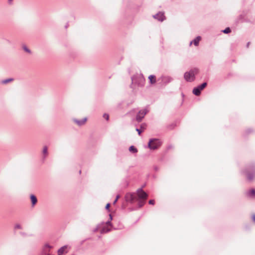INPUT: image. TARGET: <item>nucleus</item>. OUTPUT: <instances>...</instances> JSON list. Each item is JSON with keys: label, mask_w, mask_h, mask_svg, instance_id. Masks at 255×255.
Masks as SVG:
<instances>
[{"label": "nucleus", "mask_w": 255, "mask_h": 255, "mask_svg": "<svg viewBox=\"0 0 255 255\" xmlns=\"http://www.w3.org/2000/svg\"><path fill=\"white\" fill-rule=\"evenodd\" d=\"M199 73V69L197 68L191 69L189 71L185 72L184 78L187 82H192L196 79V75Z\"/></svg>", "instance_id": "nucleus-1"}, {"label": "nucleus", "mask_w": 255, "mask_h": 255, "mask_svg": "<svg viewBox=\"0 0 255 255\" xmlns=\"http://www.w3.org/2000/svg\"><path fill=\"white\" fill-rule=\"evenodd\" d=\"M131 80L132 83L140 87L143 86L145 82V79L142 74L134 75L131 77Z\"/></svg>", "instance_id": "nucleus-2"}, {"label": "nucleus", "mask_w": 255, "mask_h": 255, "mask_svg": "<svg viewBox=\"0 0 255 255\" xmlns=\"http://www.w3.org/2000/svg\"><path fill=\"white\" fill-rule=\"evenodd\" d=\"M162 144V142L158 138H150L148 143V147L151 150L159 148Z\"/></svg>", "instance_id": "nucleus-3"}, {"label": "nucleus", "mask_w": 255, "mask_h": 255, "mask_svg": "<svg viewBox=\"0 0 255 255\" xmlns=\"http://www.w3.org/2000/svg\"><path fill=\"white\" fill-rule=\"evenodd\" d=\"M247 174V179L249 181H252L255 178V164L248 167L245 171Z\"/></svg>", "instance_id": "nucleus-4"}, {"label": "nucleus", "mask_w": 255, "mask_h": 255, "mask_svg": "<svg viewBox=\"0 0 255 255\" xmlns=\"http://www.w3.org/2000/svg\"><path fill=\"white\" fill-rule=\"evenodd\" d=\"M52 248V246L46 243L42 246L40 252L37 255H50V251Z\"/></svg>", "instance_id": "nucleus-5"}, {"label": "nucleus", "mask_w": 255, "mask_h": 255, "mask_svg": "<svg viewBox=\"0 0 255 255\" xmlns=\"http://www.w3.org/2000/svg\"><path fill=\"white\" fill-rule=\"evenodd\" d=\"M207 85V82H204L201 85L194 88L192 92L195 96H199L201 94L202 90H203Z\"/></svg>", "instance_id": "nucleus-6"}, {"label": "nucleus", "mask_w": 255, "mask_h": 255, "mask_svg": "<svg viewBox=\"0 0 255 255\" xmlns=\"http://www.w3.org/2000/svg\"><path fill=\"white\" fill-rule=\"evenodd\" d=\"M127 202L132 203L137 200L136 194L135 193H127L125 196Z\"/></svg>", "instance_id": "nucleus-7"}, {"label": "nucleus", "mask_w": 255, "mask_h": 255, "mask_svg": "<svg viewBox=\"0 0 255 255\" xmlns=\"http://www.w3.org/2000/svg\"><path fill=\"white\" fill-rule=\"evenodd\" d=\"M148 110L146 109L139 111L136 115V120L138 122H140L145 115L148 113Z\"/></svg>", "instance_id": "nucleus-8"}, {"label": "nucleus", "mask_w": 255, "mask_h": 255, "mask_svg": "<svg viewBox=\"0 0 255 255\" xmlns=\"http://www.w3.org/2000/svg\"><path fill=\"white\" fill-rule=\"evenodd\" d=\"M136 196H138L139 199L146 200L148 197L147 194L143 190L142 187L136 190Z\"/></svg>", "instance_id": "nucleus-9"}, {"label": "nucleus", "mask_w": 255, "mask_h": 255, "mask_svg": "<svg viewBox=\"0 0 255 255\" xmlns=\"http://www.w3.org/2000/svg\"><path fill=\"white\" fill-rule=\"evenodd\" d=\"M158 81H160L162 84L166 85L172 81V78L169 76H161Z\"/></svg>", "instance_id": "nucleus-10"}, {"label": "nucleus", "mask_w": 255, "mask_h": 255, "mask_svg": "<svg viewBox=\"0 0 255 255\" xmlns=\"http://www.w3.org/2000/svg\"><path fill=\"white\" fill-rule=\"evenodd\" d=\"M153 17L159 21H163L165 19V16L164 15V12L160 11L154 15Z\"/></svg>", "instance_id": "nucleus-11"}, {"label": "nucleus", "mask_w": 255, "mask_h": 255, "mask_svg": "<svg viewBox=\"0 0 255 255\" xmlns=\"http://www.w3.org/2000/svg\"><path fill=\"white\" fill-rule=\"evenodd\" d=\"M146 125L145 123H142L140 125V128H136V130L138 132V134L140 135L141 132L146 129Z\"/></svg>", "instance_id": "nucleus-12"}, {"label": "nucleus", "mask_w": 255, "mask_h": 255, "mask_svg": "<svg viewBox=\"0 0 255 255\" xmlns=\"http://www.w3.org/2000/svg\"><path fill=\"white\" fill-rule=\"evenodd\" d=\"M87 118H84V119H83L82 120H81L74 119V122L75 123H76L79 126H81L85 123V122L87 121Z\"/></svg>", "instance_id": "nucleus-13"}, {"label": "nucleus", "mask_w": 255, "mask_h": 255, "mask_svg": "<svg viewBox=\"0 0 255 255\" xmlns=\"http://www.w3.org/2000/svg\"><path fill=\"white\" fill-rule=\"evenodd\" d=\"M148 80L151 85L154 84L156 82V76L154 75H150L148 76Z\"/></svg>", "instance_id": "nucleus-14"}, {"label": "nucleus", "mask_w": 255, "mask_h": 255, "mask_svg": "<svg viewBox=\"0 0 255 255\" xmlns=\"http://www.w3.org/2000/svg\"><path fill=\"white\" fill-rule=\"evenodd\" d=\"M30 198L31 202L32 207H34L37 202L36 197L35 195L31 194L30 196Z\"/></svg>", "instance_id": "nucleus-15"}, {"label": "nucleus", "mask_w": 255, "mask_h": 255, "mask_svg": "<svg viewBox=\"0 0 255 255\" xmlns=\"http://www.w3.org/2000/svg\"><path fill=\"white\" fill-rule=\"evenodd\" d=\"M201 38V36H197L194 40L190 42V44L191 45L192 43H193L195 46H198L199 45V42Z\"/></svg>", "instance_id": "nucleus-16"}, {"label": "nucleus", "mask_w": 255, "mask_h": 255, "mask_svg": "<svg viewBox=\"0 0 255 255\" xmlns=\"http://www.w3.org/2000/svg\"><path fill=\"white\" fill-rule=\"evenodd\" d=\"M246 194L248 197H255V189H252L247 192Z\"/></svg>", "instance_id": "nucleus-17"}, {"label": "nucleus", "mask_w": 255, "mask_h": 255, "mask_svg": "<svg viewBox=\"0 0 255 255\" xmlns=\"http://www.w3.org/2000/svg\"><path fill=\"white\" fill-rule=\"evenodd\" d=\"M111 231V229L107 227H103L101 229L100 232L101 234H105Z\"/></svg>", "instance_id": "nucleus-18"}, {"label": "nucleus", "mask_w": 255, "mask_h": 255, "mask_svg": "<svg viewBox=\"0 0 255 255\" xmlns=\"http://www.w3.org/2000/svg\"><path fill=\"white\" fill-rule=\"evenodd\" d=\"M43 154V159H45L47 155H48V148L47 146H44L42 151Z\"/></svg>", "instance_id": "nucleus-19"}, {"label": "nucleus", "mask_w": 255, "mask_h": 255, "mask_svg": "<svg viewBox=\"0 0 255 255\" xmlns=\"http://www.w3.org/2000/svg\"><path fill=\"white\" fill-rule=\"evenodd\" d=\"M129 151L133 153H135L137 152V149L134 146L131 145L129 147Z\"/></svg>", "instance_id": "nucleus-20"}, {"label": "nucleus", "mask_w": 255, "mask_h": 255, "mask_svg": "<svg viewBox=\"0 0 255 255\" xmlns=\"http://www.w3.org/2000/svg\"><path fill=\"white\" fill-rule=\"evenodd\" d=\"M145 203V200L139 199L138 202V207L139 208H141L142 206H143V205H144Z\"/></svg>", "instance_id": "nucleus-21"}, {"label": "nucleus", "mask_w": 255, "mask_h": 255, "mask_svg": "<svg viewBox=\"0 0 255 255\" xmlns=\"http://www.w3.org/2000/svg\"><path fill=\"white\" fill-rule=\"evenodd\" d=\"M13 79L12 78H9V79H5V80H3L2 81L1 83L2 84H7L8 83V82H11L13 81Z\"/></svg>", "instance_id": "nucleus-22"}, {"label": "nucleus", "mask_w": 255, "mask_h": 255, "mask_svg": "<svg viewBox=\"0 0 255 255\" xmlns=\"http://www.w3.org/2000/svg\"><path fill=\"white\" fill-rule=\"evenodd\" d=\"M58 255H63L64 254V246L61 247L58 251Z\"/></svg>", "instance_id": "nucleus-23"}, {"label": "nucleus", "mask_w": 255, "mask_h": 255, "mask_svg": "<svg viewBox=\"0 0 255 255\" xmlns=\"http://www.w3.org/2000/svg\"><path fill=\"white\" fill-rule=\"evenodd\" d=\"M23 49L28 53H31V51L27 48V47L25 45H23L22 46Z\"/></svg>", "instance_id": "nucleus-24"}, {"label": "nucleus", "mask_w": 255, "mask_h": 255, "mask_svg": "<svg viewBox=\"0 0 255 255\" xmlns=\"http://www.w3.org/2000/svg\"><path fill=\"white\" fill-rule=\"evenodd\" d=\"M222 32L224 33L228 34L231 32V30L230 27H227L224 30H223Z\"/></svg>", "instance_id": "nucleus-25"}, {"label": "nucleus", "mask_w": 255, "mask_h": 255, "mask_svg": "<svg viewBox=\"0 0 255 255\" xmlns=\"http://www.w3.org/2000/svg\"><path fill=\"white\" fill-rule=\"evenodd\" d=\"M120 195H117L116 196V199L114 200V201L113 202V204H115L117 203V202L118 201V200L120 198Z\"/></svg>", "instance_id": "nucleus-26"}, {"label": "nucleus", "mask_w": 255, "mask_h": 255, "mask_svg": "<svg viewBox=\"0 0 255 255\" xmlns=\"http://www.w3.org/2000/svg\"><path fill=\"white\" fill-rule=\"evenodd\" d=\"M110 203H108L106 204V207H105V209L108 210L109 212H110Z\"/></svg>", "instance_id": "nucleus-27"}, {"label": "nucleus", "mask_w": 255, "mask_h": 255, "mask_svg": "<svg viewBox=\"0 0 255 255\" xmlns=\"http://www.w3.org/2000/svg\"><path fill=\"white\" fill-rule=\"evenodd\" d=\"M103 118H105L106 120H108L109 118V116L108 114H104L103 115Z\"/></svg>", "instance_id": "nucleus-28"}, {"label": "nucleus", "mask_w": 255, "mask_h": 255, "mask_svg": "<svg viewBox=\"0 0 255 255\" xmlns=\"http://www.w3.org/2000/svg\"><path fill=\"white\" fill-rule=\"evenodd\" d=\"M252 131H253V130L251 128H249L246 130V133L248 134L251 133Z\"/></svg>", "instance_id": "nucleus-29"}, {"label": "nucleus", "mask_w": 255, "mask_h": 255, "mask_svg": "<svg viewBox=\"0 0 255 255\" xmlns=\"http://www.w3.org/2000/svg\"><path fill=\"white\" fill-rule=\"evenodd\" d=\"M14 228L15 229H21V226L19 224H16V225H15Z\"/></svg>", "instance_id": "nucleus-30"}, {"label": "nucleus", "mask_w": 255, "mask_h": 255, "mask_svg": "<svg viewBox=\"0 0 255 255\" xmlns=\"http://www.w3.org/2000/svg\"><path fill=\"white\" fill-rule=\"evenodd\" d=\"M148 203L150 205H154L155 204V201L154 200L151 199L149 201Z\"/></svg>", "instance_id": "nucleus-31"}, {"label": "nucleus", "mask_w": 255, "mask_h": 255, "mask_svg": "<svg viewBox=\"0 0 255 255\" xmlns=\"http://www.w3.org/2000/svg\"><path fill=\"white\" fill-rule=\"evenodd\" d=\"M106 224V225H109L110 226H112V225L111 220H108V221H107Z\"/></svg>", "instance_id": "nucleus-32"}, {"label": "nucleus", "mask_w": 255, "mask_h": 255, "mask_svg": "<svg viewBox=\"0 0 255 255\" xmlns=\"http://www.w3.org/2000/svg\"><path fill=\"white\" fill-rule=\"evenodd\" d=\"M109 217H110V219H109V220H111V221H112V219H113V217H112V215H111V214H110V215H109Z\"/></svg>", "instance_id": "nucleus-33"}, {"label": "nucleus", "mask_w": 255, "mask_h": 255, "mask_svg": "<svg viewBox=\"0 0 255 255\" xmlns=\"http://www.w3.org/2000/svg\"><path fill=\"white\" fill-rule=\"evenodd\" d=\"M253 221L255 223V215H254L252 217Z\"/></svg>", "instance_id": "nucleus-34"}, {"label": "nucleus", "mask_w": 255, "mask_h": 255, "mask_svg": "<svg viewBox=\"0 0 255 255\" xmlns=\"http://www.w3.org/2000/svg\"><path fill=\"white\" fill-rule=\"evenodd\" d=\"M250 44V42H248V43H247V48H248V47H249V46Z\"/></svg>", "instance_id": "nucleus-35"}, {"label": "nucleus", "mask_w": 255, "mask_h": 255, "mask_svg": "<svg viewBox=\"0 0 255 255\" xmlns=\"http://www.w3.org/2000/svg\"><path fill=\"white\" fill-rule=\"evenodd\" d=\"M64 248H65V253H66V249L67 248V246L65 245Z\"/></svg>", "instance_id": "nucleus-36"}, {"label": "nucleus", "mask_w": 255, "mask_h": 255, "mask_svg": "<svg viewBox=\"0 0 255 255\" xmlns=\"http://www.w3.org/2000/svg\"><path fill=\"white\" fill-rule=\"evenodd\" d=\"M154 170H155V171H157V170H158V168H157V167H156V166L154 167Z\"/></svg>", "instance_id": "nucleus-37"}, {"label": "nucleus", "mask_w": 255, "mask_h": 255, "mask_svg": "<svg viewBox=\"0 0 255 255\" xmlns=\"http://www.w3.org/2000/svg\"><path fill=\"white\" fill-rule=\"evenodd\" d=\"M97 230H98V228H96V229H95V230L94 231H97Z\"/></svg>", "instance_id": "nucleus-38"}, {"label": "nucleus", "mask_w": 255, "mask_h": 255, "mask_svg": "<svg viewBox=\"0 0 255 255\" xmlns=\"http://www.w3.org/2000/svg\"><path fill=\"white\" fill-rule=\"evenodd\" d=\"M8 1H9V2H11L12 0H8Z\"/></svg>", "instance_id": "nucleus-39"}, {"label": "nucleus", "mask_w": 255, "mask_h": 255, "mask_svg": "<svg viewBox=\"0 0 255 255\" xmlns=\"http://www.w3.org/2000/svg\"><path fill=\"white\" fill-rule=\"evenodd\" d=\"M242 16V15H240L239 18H241Z\"/></svg>", "instance_id": "nucleus-40"}, {"label": "nucleus", "mask_w": 255, "mask_h": 255, "mask_svg": "<svg viewBox=\"0 0 255 255\" xmlns=\"http://www.w3.org/2000/svg\"><path fill=\"white\" fill-rule=\"evenodd\" d=\"M170 148H171V146H168V148L169 149Z\"/></svg>", "instance_id": "nucleus-41"}, {"label": "nucleus", "mask_w": 255, "mask_h": 255, "mask_svg": "<svg viewBox=\"0 0 255 255\" xmlns=\"http://www.w3.org/2000/svg\"><path fill=\"white\" fill-rule=\"evenodd\" d=\"M67 27V25H65V28H66Z\"/></svg>", "instance_id": "nucleus-42"}]
</instances>
